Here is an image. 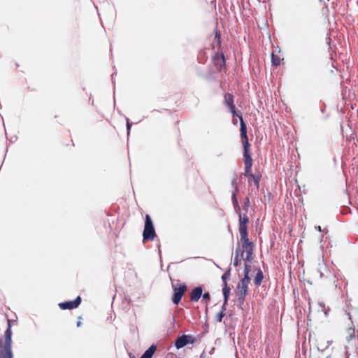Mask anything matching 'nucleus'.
I'll list each match as a JSON object with an SVG mask.
<instances>
[{
    "label": "nucleus",
    "mask_w": 358,
    "mask_h": 358,
    "mask_svg": "<svg viewBox=\"0 0 358 358\" xmlns=\"http://www.w3.org/2000/svg\"><path fill=\"white\" fill-rule=\"evenodd\" d=\"M0 358H13L12 351V331L10 324L4 333V338H0Z\"/></svg>",
    "instance_id": "f257e3e1"
},
{
    "label": "nucleus",
    "mask_w": 358,
    "mask_h": 358,
    "mask_svg": "<svg viewBox=\"0 0 358 358\" xmlns=\"http://www.w3.org/2000/svg\"><path fill=\"white\" fill-rule=\"evenodd\" d=\"M156 236L152 220L149 215H145V225L143 232V241H152Z\"/></svg>",
    "instance_id": "f03ea898"
},
{
    "label": "nucleus",
    "mask_w": 358,
    "mask_h": 358,
    "mask_svg": "<svg viewBox=\"0 0 358 358\" xmlns=\"http://www.w3.org/2000/svg\"><path fill=\"white\" fill-rule=\"evenodd\" d=\"M237 177H238L237 174L234 173V177L231 182V185L234 189V190L231 192V200H232V203H233V206H234L235 211L240 210V206H239V203H238V199H237V194L239 192V186H238V182H237Z\"/></svg>",
    "instance_id": "7ed1b4c3"
},
{
    "label": "nucleus",
    "mask_w": 358,
    "mask_h": 358,
    "mask_svg": "<svg viewBox=\"0 0 358 358\" xmlns=\"http://www.w3.org/2000/svg\"><path fill=\"white\" fill-rule=\"evenodd\" d=\"M196 342V339L191 335L183 334L178 336L175 341V347L179 350L187 344H194Z\"/></svg>",
    "instance_id": "20e7f679"
},
{
    "label": "nucleus",
    "mask_w": 358,
    "mask_h": 358,
    "mask_svg": "<svg viewBox=\"0 0 358 358\" xmlns=\"http://www.w3.org/2000/svg\"><path fill=\"white\" fill-rule=\"evenodd\" d=\"M187 287L185 284H180L178 287L173 285V294L172 296V302L173 304L178 305L180 303L183 294L187 290Z\"/></svg>",
    "instance_id": "39448f33"
},
{
    "label": "nucleus",
    "mask_w": 358,
    "mask_h": 358,
    "mask_svg": "<svg viewBox=\"0 0 358 358\" xmlns=\"http://www.w3.org/2000/svg\"><path fill=\"white\" fill-rule=\"evenodd\" d=\"M82 299L80 296H78L73 301H67L64 302H62L59 303V307L62 310H72L78 307V306L81 303Z\"/></svg>",
    "instance_id": "423d86ee"
},
{
    "label": "nucleus",
    "mask_w": 358,
    "mask_h": 358,
    "mask_svg": "<svg viewBox=\"0 0 358 358\" xmlns=\"http://www.w3.org/2000/svg\"><path fill=\"white\" fill-rule=\"evenodd\" d=\"M213 61L217 70L219 71H221L226 66L225 57L223 53H215L213 57Z\"/></svg>",
    "instance_id": "0eeeda50"
},
{
    "label": "nucleus",
    "mask_w": 358,
    "mask_h": 358,
    "mask_svg": "<svg viewBox=\"0 0 358 358\" xmlns=\"http://www.w3.org/2000/svg\"><path fill=\"white\" fill-rule=\"evenodd\" d=\"M250 282V279H246L243 278L238 284L237 286V295L246 296L248 294V285Z\"/></svg>",
    "instance_id": "6e6552de"
},
{
    "label": "nucleus",
    "mask_w": 358,
    "mask_h": 358,
    "mask_svg": "<svg viewBox=\"0 0 358 358\" xmlns=\"http://www.w3.org/2000/svg\"><path fill=\"white\" fill-rule=\"evenodd\" d=\"M239 233L241 241L243 242L242 248H246V246L250 245L251 241L248 238V226H239Z\"/></svg>",
    "instance_id": "1a4fd4ad"
},
{
    "label": "nucleus",
    "mask_w": 358,
    "mask_h": 358,
    "mask_svg": "<svg viewBox=\"0 0 358 358\" xmlns=\"http://www.w3.org/2000/svg\"><path fill=\"white\" fill-rule=\"evenodd\" d=\"M244 250H242V245L241 246L238 243L236 248L235 255L234 258L233 265L234 266H238L241 262V259H243Z\"/></svg>",
    "instance_id": "9d476101"
},
{
    "label": "nucleus",
    "mask_w": 358,
    "mask_h": 358,
    "mask_svg": "<svg viewBox=\"0 0 358 358\" xmlns=\"http://www.w3.org/2000/svg\"><path fill=\"white\" fill-rule=\"evenodd\" d=\"M254 248L255 245L252 242H250V245L246 246V248H242L244 252H246V257L245 258H243V260L246 262H250L253 259Z\"/></svg>",
    "instance_id": "9b49d317"
},
{
    "label": "nucleus",
    "mask_w": 358,
    "mask_h": 358,
    "mask_svg": "<svg viewBox=\"0 0 358 358\" xmlns=\"http://www.w3.org/2000/svg\"><path fill=\"white\" fill-rule=\"evenodd\" d=\"M203 288L201 286L194 287L190 293V299L194 302H197L202 296Z\"/></svg>",
    "instance_id": "f8f14e48"
},
{
    "label": "nucleus",
    "mask_w": 358,
    "mask_h": 358,
    "mask_svg": "<svg viewBox=\"0 0 358 358\" xmlns=\"http://www.w3.org/2000/svg\"><path fill=\"white\" fill-rule=\"evenodd\" d=\"M157 350V346L155 344L151 345L141 355V358H152Z\"/></svg>",
    "instance_id": "ddd939ff"
},
{
    "label": "nucleus",
    "mask_w": 358,
    "mask_h": 358,
    "mask_svg": "<svg viewBox=\"0 0 358 358\" xmlns=\"http://www.w3.org/2000/svg\"><path fill=\"white\" fill-rule=\"evenodd\" d=\"M240 120V132H241V138L248 137L247 135V126L243 119L242 116H238Z\"/></svg>",
    "instance_id": "4468645a"
},
{
    "label": "nucleus",
    "mask_w": 358,
    "mask_h": 358,
    "mask_svg": "<svg viewBox=\"0 0 358 358\" xmlns=\"http://www.w3.org/2000/svg\"><path fill=\"white\" fill-rule=\"evenodd\" d=\"M264 279V274L262 271L259 268L256 273V275L254 278V284L256 287L260 286L261 283L262 282V280Z\"/></svg>",
    "instance_id": "2eb2a0df"
},
{
    "label": "nucleus",
    "mask_w": 358,
    "mask_h": 358,
    "mask_svg": "<svg viewBox=\"0 0 358 358\" xmlns=\"http://www.w3.org/2000/svg\"><path fill=\"white\" fill-rule=\"evenodd\" d=\"M239 216V226H247L249 222V217L246 214L242 215L241 210L239 211H235Z\"/></svg>",
    "instance_id": "dca6fc26"
},
{
    "label": "nucleus",
    "mask_w": 358,
    "mask_h": 358,
    "mask_svg": "<svg viewBox=\"0 0 358 358\" xmlns=\"http://www.w3.org/2000/svg\"><path fill=\"white\" fill-rule=\"evenodd\" d=\"M224 103L229 108L231 106H234V96L230 93H227L224 96Z\"/></svg>",
    "instance_id": "f3484780"
},
{
    "label": "nucleus",
    "mask_w": 358,
    "mask_h": 358,
    "mask_svg": "<svg viewBox=\"0 0 358 358\" xmlns=\"http://www.w3.org/2000/svg\"><path fill=\"white\" fill-rule=\"evenodd\" d=\"M347 336L346 341L348 343H350L352 341V339L355 337V329L354 327H350L347 329Z\"/></svg>",
    "instance_id": "a211bd4d"
},
{
    "label": "nucleus",
    "mask_w": 358,
    "mask_h": 358,
    "mask_svg": "<svg viewBox=\"0 0 358 358\" xmlns=\"http://www.w3.org/2000/svg\"><path fill=\"white\" fill-rule=\"evenodd\" d=\"M230 292H231V289L228 285L223 286L222 293H223V299L224 301V303H228Z\"/></svg>",
    "instance_id": "6ab92c4d"
},
{
    "label": "nucleus",
    "mask_w": 358,
    "mask_h": 358,
    "mask_svg": "<svg viewBox=\"0 0 358 358\" xmlns=\"http://www.w3.org/2000/svg\"><path fill=\"white\" fill-rule=\"evenodd\" d=\"M252 159L250 152H243L244 165H252Z\"/></svg>",
    "instance_id": "aec40b11"
},
{
    "label": "nucleus",
    "mask_w": 358,
    "mask_h": 358,
    "mask_svg": "<svg viewBox=\"0 0 358 358\" xmlns=\"http://www.w3.org/2000/svg\"><path fill=\"white\" fill-rule=\"evenodd\" d=\"M241 141H242L243 146V152H250L251 145L250 144V143L248 141V137L242 138Z\"/></svg>",
    "instance_id": "412c9836"
},
{
    "label": "nucleus",
    "mask_w": 358,
    "mask_h": 358,
    "mask_svg": "<svg viewBox=\"0 0 358 358\" xmlns=\"http://www.w3.org/2000/svg\"><path fill=\"white\" fill-rule=\"evenodd\" d=\"M231 268H229L227 271H226L222 275V280L223 282V286L228 285H227V280L230 278L231 273H230Z\"/></svg>",
    "instance_id": "4be33fe9"
},
{
    "label": "nucleus",
    "mask_w": 358,
    "mask_h": 358,
    "mask_svg": "<svg viewBox=\"0 0 358 358\" xmlns=\"http://www.w3.org/2000/svg\"><path fill=\"white\" fill-rule=\"evenodd\" d=\"M271 64L275 66H278L280 64V57L278 55H275L273 52L271 54Z\"/></svg>",
    "instance_id": "5701e85b"
},
{
    "label": "nucleus",
    "mask_w": 358,
    "mask_h": 358,
    "mask_svg": "<svg viewBox=\"0 0 358 358\" xmlns=\"http://www.w3.org/2000/svg\"><path fill=\"white\" fill-rule=\"evenodd\" d=\"M245 296L237 295V307L243 310V305L245 302Z\"/></svg>",
    "instance_id": "b1692460"
},
{
    "label": "nucleus",
    "mask_w": 358,
    "mask_h": 358,
    "mask_svg": "<svg viewBox=\"0 0 358 358\" xmlns=\"http://www.w3.org/2000/svg\"><path fill=\"white\" fill-rule=\"evenodd\" d=\"M252 165H245V173L244 175L246 177H252L255 174L252 173Z\"/></svg>",
    "instance_id": "393cba45"
},
{
    "label": "nucleus",
    "mask_w": 358,
    "mask_h": 358,
    "mask_svg": "<svg viewBox=\"0 0 358 358\" xmlns=\"http://www.w3.org/2000/svg\"><path fill=\"white\" fill-rule=\"evenodd\" d=\"M250 270H251L250 264L245 263V266H244V277L243 278H246V279H250V278L249 276Z\"/></svg>",
    "instance_id": "a878e982"
},
{
    "label": "nucleus",
    "mask_w": 358,
    "mask_h": 358,
    "mask_svg": "<svg viewBox=\"0 0 358 358\" xmlns=\"http://www.w3.org/2000/svg\"><path fill=\"white\" fill-rule=\"evenodd\" d=\"M319 306L322 308V310L324 312L325 317H328L329 312L331 310L329 306H325L324 303L322 302H320Z\"/></svg>",
    "instance_id": "bb28decb"
},
{
    "label": "nucleus",
    "mask_w": 358,
    "mask_h": 358,
    "mask_svg": "<svg viewBox=\"0 0 358 358\" xmlns=\"http://www.w3.org/2000/svg\"><path fill=\"white\" fill-rule=\"evenodd\" d=\"M124 117L126 120L127 131V135L129 136L130 134V131H131L133 123L130 121V120L127 116L124 115Z\"/></svg>",
    "instance_id": "cd10ccee"
},
{
    "label": "nucleus",
    "mask_w": 358,
    "mask_h": 358,
    "mask_svg": "<svg viewBox=\"0 0 358 358\" xmlns=\"http://www.w3.org/2000/svg\"><path fill=\"white\" fill-rule=\"evenodd\" d=\"M250 178H252L253 182L256 186V189H258L259 187L260 176L254 175Z\"/></svg>",
    "instance_id": "c85d7f7f"
},
{
    "label": "nucleus",
    "mask_w": 358,
    "mask_h": 358,
    "mask_svg": "<svg viewBox=\"0 0 358 358\" xmlns=\"http://www.w3.org/2000/svg\"><path fill=\"white\" fill-rule=\"evenodd\" d=\"M249 206H250V199L248 196H247L245 199L244 203L243 206V209L245 212V213H248Z\"/></svg>",
    "instance_id": "c756f323"
},
{
    "label": "nucleus",
    "mask_w": 358,
    "mask_h": 358,
    "mask_svg": "<svg viewBox=\"0 0 358 358\" xmlns=\"http://www.w3.org/2000/svg\"><path fill=\"white\" fill-rule=\"evenodd\" d=\"M229 111L233 115V116H237L238 117V116H242L241 115L238 114L235 105L231 106V107H229Z\"/></svg>",
    "instance_id": "7c9ffc66"
},
{
    "label": "nucleus",
    "mask_w": 358,
    "mask_h": 358,
    "mask_svg": "<svg viewBox=\"0 0 358 358\" xmlns=\"http://www.w3.org/2000/svg\"><path fill=\"white\" fill-rule=\"evenodd\" d=\"M225 313L223 311H220L216 315V320L218 322H221L222 321L223 317H224Z\"/></svg>",
    "instance_id": "2f4dec72"
},
{
    "label": "nucleus",
    "mask_w": 358,
    "mask_h": 358,
    "mask_svg": "<svg viewBox=\"0 0 358 358\" xmlns=\"http://www.w3.org/2000/svg\"><path fill=\"white\" fill-rule=\"evenodd\" d=\"M203 300H210V294L209 292H205L204 294L202 293V296Z\"/></svg>",
    "instance_id": "473e14b6"
},
{
    "label": "nucleus",
    "mask_w": 358,
    "mask_h": 358,
    "mask_svg": "<svg viewBox=\"0 0 358 358\" xmlns=\"http://www.w3.org/2000/svg\"><path fill=\"white\" fill-rule=\"evenodd\" d=\"M227 303H224V301H223V304L222 306V309L220 311H223V313L225 312L226 310V306H227Z\"/></svg>",
    "instance_id": "72a5a7b5"
},
{
    "label": "nucleus",
    "mask_w": 358,
    "mask_h": 358,
    "mask_svg": "<svg viewBox=\"0 0 358 358\" xmlns=\"http://www.w3.org/2000/svg\"><path fill=\"white\" fill-rule=\"evenodd\" d=\"M128 355L129 357V358H136V356L132 354L131 352H128Z\"/></svg>",
    "instance_id": "f704fd0d"
},
{
    "label": "nucleus",
    "mask_w": 358,
    "mask_h": 358,
    "mask_svg": "<svg viewBox=\"0 0 358 358\" xmlns=\"http://www.w3.org/2000/svg\"><path fill=\"white\" fill-rule=\"evenodd\" d=\"M82 325V322L80 321L77 322V327H79Z\"/></svg>",
    "instance_id": "c9c22d12"
},
{
    "label": "nucleus",
    "mask_w": 358,
    "mask_h": 358,
    "mask_svg": "<svg viewBox=\"0 0 358 358\" xmlns=\"http://www.w3.org/2000/svg\"><path fill=\"white\" fill-rule=\"evenodd\" d=\"M232 121H233L234 124H235V125H236V124H237L238 121H237V120H236V119H233V120H232Z\"/></svg>",
    "instance_id": "e433bc0d"
},
{
    "label": "nucleus",
    "mask_w": 358,
    "mask_h": 358,
    "mask_svg": "<svg viewBox=\"0 0 358 358\" xmlns=\"http://www.w3.org/2000/svg\"><path fill=\"white\" fill-rule=\"evenodd\" d=\"M316 228L317 229V230H318L319 231H322V229H321V227H320V226H317Z\"/></svg>",
    "instance_id": "4c0bfd02"
},
{
    "label": "nucleus",
    "mask_w": 358,
    "mask_h": 358,
    "mask_svg": "<svg viewBox=\"0 0 358 358\" xmlns=\"http://www.w3.org/2000/svg\"><path fill=\"white\" fill-rule=\"evenodd\" d=\"M348 317H349V320H351V315H350V313H348Z\"/></svg>",
    "instance_id": "58836bf2"
},
{
    "label": "nucleus",
    "mask_w": 358,
    "mask_h": 358,
    "mask_svg": "<svg viewBox=\"0 0 358 358\" xmlns=\"http://www.w3.org/2000/svg\"><path fill=\"white\" fill-rule=\"evenodd\" d=\"M114 73L112 74V80H113Z\"/></svg>",
    "instance_id": "ea45409f"
},
{
    "label": "nucleus",
    "mask_w": 358,
    "mask_h": 358,
    "mask_svg": "<svg viewBox=\"0 0 358 358\" xmlns=\"http://www.w3.org/2000/svg\"><path fill=\"white\" fill-rule=\"evenodd\" d=\"M201 358H204V357H203V354L201 355Z\"/></svg>",
    "instance_id": "a19ab883"
},
{
    "label": "nucleus",
    "mask_w": 358,
    "mask_h": 358,
    "mask_svg": "<svg viewBox=\"0 0 358 358\" xmlns=\"http://www.w3.org/2000/svg\"><path fill=\"white\" fill-rule=\"evenodd\" d=\"M201 358H204V357H203V354L201 355Z\"/></svg>",
    "instance_id": "79ce46f5"
},
{
    "label": "nucleus",
    "mask_w": 358,
    "mask_h": 358,
    "mask_svg": "<svg viewBox=\"0 0 358 358\" xmlns=\"http://www.w3.org/2000/svg\"><path fill=\"white\" fill-rule=\"evenodd\" d=\"M326 358H329V357H326Z\"/></svg>",
    "instance_id": "37998d69"
}]
</instances>
